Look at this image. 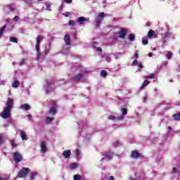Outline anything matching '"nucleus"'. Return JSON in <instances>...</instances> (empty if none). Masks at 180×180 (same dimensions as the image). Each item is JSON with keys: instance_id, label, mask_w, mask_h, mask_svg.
I'll list each match as a JSON object with an SVG mask.
<instances>
[{"instance_id": "obj_1", "label": "nucleus", "mask_w": 180, "mask_h": 180, "mask_svg": "<svg viewBox=\"0 0 180 180\" xmlns=\"http://www.w3.org/2000/svg\"><path fill=\"white\" fill-rule=\"evenodd\" d=\"M6 105V106L1 112L0 116H1L3 119H9V117H11V112L13 108V99L8 98Z\"/></svg>"}, {"instance_id": "obj_2", "label": "nucleus", "mask_w": 180, "mask_h": 180, "mask_svg": "<svg viewBox=\"0 0 180 180\" xmlns=\"http://www.w3.org/2000/svg\"><path fill=\"white\" fill-rule=\"evenodd\" d=\"M43 39H44V37L43 35H38L36 39L37 44L35 49L37 50V60H39L40 56H41V52H40V43L43 41Z\"/></svg>"}, {"instance_id": "obj_3", "label": "nucleus", "mask_w": 180, "mask_h": 180, "mask_svg": "<svg viewBox=\"0 0 180 180\" xmlns=\"http://www.w3.org/2000/svg\"><path fill=\"white\" fill-rule=\"evenodd\" d=\"M30 172V169L29 167H22L20 171L18 172L17 178H25Z\"/></svg>"}, {"instance_id": "obj_4", "label": "nucleus", "mask_w": 180, "mask_h": 180, "mask_svg": "<svg viewBox=\"0 0 180 180\" xmlns=\"http://www.w3.org/2000/svg\"><path fill=\"white\" fill-rule=\"evenodd\" d=\"M127 29L120 28L118 32H115V34H118V37H120V39L124 40L126 39V36H127Z\"/></svg>"}, {"instance_id": "obj_5", "label": "nucleus", "mask_w": 180, "mask_h": 180, "mask_svg": "<svg viewBox=\"0 0 180 180\" xmlns=\"http://www.w3.org/2000/svg\"><path fill=\"white\" fill-rule=\"evenodd\" d=\"M13 160L15 162H20L23 160V156L19 152L15 151L13 153Z\"/></svg>"}, {"instance_id": "obj_6", "label": "nucleus", "mask_w": 180, "mask_h": 180, "mask_svg": "<svg viewBox=\"0 0 180 180\" xmlns=\"http://www.w3.org/2000/svg\"><path fill=\"white\" fill-rule=\"evenodd\" d=\"M103 157L108 160V161H110L112 158H113V153L112 152H105L103 154Z\"/></svg>"}, {"instance_id": "obj_7", "label": "nucleus", "mask_w": 180, "mask_h": 180, "mask_svg": "<svg viewBox=\"0 0 180 180\" xmlns=\"http://www.w3.org/2000/svg\"><path fill=\"white\" fill-rule=\"evenodd\" d=\"M41 152L43 153V154H46V153H47V146L46 144V141H41Z\"/></svg>"}, {"instance_id": "obj_8", "label": "nucleus", "mask_w": 180, "mask_h": 180, "mask_svg": "<svg viewBox=\"0 0 180 180\" xmlns=\"http://www.w3.org/2000/svg\"><path fill=\"white\" fill-rule=\"evenodd\" d=\"M18 133L20 135L22 140L25 141H27V135H26V132L25 131L19 130Z\"/></svg>"}, {"instance_id": "obj_9", "label": "nucleus", "mask_w": 180, "mask_h": 180, "mask_svg": "<svg viewBox=\"0 0 180 180\" xmlns=\"http://www.w3.org/2000/svg\"><path fill=\"white\" fill-rule=\"evenodd\" d=\"M64 41H65L66 46H70L71 45V39L70 37V34H66L65 35Z\"/></svg>"}, {"instance_id": "obj_10", "label": "nucleus", "mask_w": 180, "mask_h": 180, "mask_svg": "<svg viewBox=\"0 0 180 180\" xmlns=\"http://www.w3.org/2000/svg\"><path fill=\"white\" fill-rule=\"evenodd\" d=\"M48 113L51 116H54L56 113H57V108H56V106H53L52 108H51Z\"/></svg>"}, {"instance_id": "obj_11", "label": "nucleus", "mask_w": 180, "mask_h": 180, "mask_svg": "<svg viewBox=\"0 0 180 180\" xmlns=\"http://www.w3.org/2000/svg\"><path fill=\"white\" fill-rule=\"evenodd\" d=\"M131 157H132V158H139V157H141V154H140L137 150H133L131 152Z\"/></svg>"}, {"instance_id": "obj_12", "label": "nucleus", "mask_w": 180, "mask_h": 180, "mask_svg": "<svg viewBox=\"0 0 180 180\" xmlns=\"http://www.w3.org/2000/svg\"><path fill=\"white\" fill-rule=\"evenodd\" d=\"M63 155L65 157V158H70V157H71V150H64L63 153Z\"/></svg>"}, {"instance_id": "obj_13", "label": "nucleus", "mask_w": 180, "mask_h": 180, "mask_svg": "<svg viewBox=\"0 0 180 180\" xmlns=\"http://www.w3.org/2000/svg\"><path fill=\"white\" fill-rule=\"evenodd\" d=\"M20 109H22V110H30V105L27 103L22 104L20 106Z\"/></svg>"}, {"instance_id": "obj_14", "label": "nucleus", "mask_w": 180, "mask_h": 180, "mask_svg": "<svg viewBox=\"0 0 180 180\" xmlns=\"http://www.w3.org/2000/svg\"><path fill=\"white\" fill-rule=\"evenodd\" d=\"M148 39H151V37H153V36H155V31L150 30L148 32Z\"/></svg>"}, {"instance_id": "obj_15", "label": "nucleus", "mask_w": 180, "mask_h": 180, "mask_svg": "<svg viewBox=\"0 0 180 180\" xmlns=\"http://www.w3.org/2000/svg\"><path fill=\"white\" fill-rule=\"evenodd\" d=\"M5 29H6V25H4L2 27L0 28V39H1L2 37L4 36Z\"/></svg>"}, {"instance_id": "obj_16", "label": "nucleus", "mask_w": 180, "mask_h": 180, "mask_svg": "<svg viewBox=\"0 0 180 180\" xmlns=\"http://www.w3.org/2000/svg\"><path fill=\"white\" fill-rule=\"evenodd\" d=\"M75 79H77V81H80V79H82L84 78V75L79 73L75 76Z\"/></svg>"}, {"instance_id": "obj_17", "label": "nucleus", "mask_w": 180, "mask_h": 180, "mask_svg": "<svg viewBox=\"0 0 180 180\" xmlns=\"http://www.w3.org/2000/svg\"><path fill=\"white\" fill-rule=\"evenodd\" d=\"M36 176H37V172H32L31 175L30 176V180H34L36 179Z\"/></svg>"}, {"instance_id": "obj_18", "label": "nucleus", "mask_w": 180, "mask_h": 180, "mask_svg": "<svg viewBox=\"0 0 180 180\" xmlns=\"http://www.w3.org/2000/svg\"><path fill=\"white\" fill-rule=\"evenodd\" d=\"M150 84V81L146 79L143 83L142 84L141 86V89H144V88H146V86H147V85Z\"/></svg>"}, {"instance_id": "obj_19", "label": "nucleus", "mask_w": 180, "mask_h": 180, "mask_svg": "<svg viewBox=\"0 0 180 180\" xmlns=\"http://www.w3.org/2000/svg\"><path fill=\"white\" fill-rule=\"evenodd\" d=\"M10 143L11 145V148H15V147H18V143H16L15 139L10 140Z\"/></svg>"}, {"instance_id": "obj_20", "label": "nucleus", "mask_w": 180, "mask_h": 180, "mask_svg": "<svg viewBox=\"0 0 180 180\" xmlns=\"http://www.w3.org/2000/svg\"><path fill=\"white\" fill-rule=\"evenodd\" d=\"M77 22L78 23H83V22H86V18L85 17H79Z\"/></svg>"}, {"instance_id": "obj_21", "label": "nucleus", "mask_w": 180, "mask_h": 180, "mask_svg": "<svg viewBox=\"0 0 180 180\" xmlns=\"http://www.w3.org/2000/svg\"><path fill=\"white\" fill-rule=\"evenodd\" d=\"M103 18H105V13L102 12L98 14L96 19H100L102 22V20H103Z\"/></svg>"}, {"instance_id": "obj_22", "label": "nucleus", "mask_w": 180, "mask_h": 180, "mask_svg": "<svg viewBox=\"0 0 180 180\" xmlns=\"http://www.w3.org/2000/svg\"><path fill=\"white\" fill-rule=\"evenodd\" d=\"M129 41H134L136 40V35L134 34H130L129 35Z\"/></svg>"}, {"instance_id": "obj_23", "label": "nucleus", "mask_w": 180, "mask_h": 180, "mask_svg": "<svg viewBox=\"0 0 180 180\" xmlns=\"http://www.w3.org/2000/svg\"><path fill=\"white\" fill-rule=\"evenodd\" d=\"M54 120V117H46V123L48 124Z\"/></svg>"}, {"instance_id": "obj_24", "label": "nucleus", "mask_w": 180, "mask_h": 180, "mask_svg": "<svg viewBox=\"0 0 180 180\" xmlns=\"http://www.w3.org/2000/svg\"><path fill=\"white\" fill-rule=\"evenodd\" d=\"M101 22H102V20L96 18V23H95L96 27H99V26H101Z\"/></svg>"}, {"instance_id": "obj_25", "label": "nucleus", "mask_w": 180, "mask_h": 180, "mask_svg": "<svg viewBox=\"0 0 180 180\" xmlns=\"http://www.w3.org/2000/svg\"><path fill=\"white\" fill-rule=\"evenodd\" d=\"M19 84H20L19 81L15 80V81H14V82H13L12 86H13V88H18V86H19Z\"/></svg>"}, {"instance_id": "obj_26", "label": "nucleus", "mask_w": 180, "mask_h": 180, "mask_svg": "<svg viewBox=\"0 0 180 180\" xmlns=\"http://www.w3.org/2000/svg\"><path fill=\"white\" fill-rule=\"evenodd\" d=\"M166 57H167V60H171L172 58V52L168 51L166 55Z\"/></svg>"}, {"instance_id": "obj_27", "label": "nucleus", "mask_w": 180, "mask_h": 180, "mask_svg": "<svg viewBox=\"0 0 180 180\" xmlns=\"http://www.w3.org/2000/svg\"><path fill=\"white\" fill-rule=\"evenodd\" d=\"M121 112H122L123 116H126V115H127V108H121Z\"/></svg>"}, {"instance_id": "obj_28", "label": "nucleus", "mask_w": 180, "mask_h": 180, "mask_svg": "<svg viewBox=\"0 0 180 180\" xmlns=\"http://www.w3.org/2000/svg\"><path fill=\"white\" fill-rule=\"evenodd\" d=\"M46 82L48 86H51V85H54V82L53 80L46 79Z\"/></svg>"}, {"instance_id": "obj_29", "label": "nucleus", "mask_w": 180, "mask_h": 180, "mask_svg": "<svg viewBox=\"0 0 180 180\" xmlns=\"http://www.w3.org/2000/svg\"><path fill=\"white\" fill-rule=\"evenodd\" d=\"M70 168L71 169H75L76 168H78V165L77 163H72L70 164Z\"/></svg>"}, {"instance_id": "obj_30", "label": "nucleus", "mask_w": 180, "mask_h": 180, "mask_svg": "<svg viewBox=\"0 0 180 180\" xmlns=\"http://www.w3.org/2000/svg\"><path fill=\"white\" fill-rule=\"evenodd\" d=\"M101 77H108V72L106 70H102L101 72Z\"/></svg>"}, {"instance_id": "obj_31", "label": "nucleus", "mask_w": 180, "mask_h": 180, "mask_svg": "<svg viewBox=\"0 0 180 180\" xmlns=\"http://www.w3.org/2000/svg\"><path fill=\"white\" fill-rule=\"evenodd\" d=\"M46 11H51V3L46 4Z\"/></svg>"}, {"instance_id": "obj_32", "label": "nucleus", "mask_w": 180, "mask_h": 180, "mask_svg": "<svg viewBox=\"0 0 180 180\" xmlns=\"http://www.w3.org/2000/svg\"><path fill=\"white\" fill-rule=\"evenodd\" d=\"M173 117L175 119V120H178L180 122V113L179 114H174L173 115Z\"/></svg>"}, {"instance_id": "obj_33", "label": "nucleus", "mask_w": 180, "mask_h": 180, "mask_svg": "<svg viewBox=\"0 0 180 180\" xmlns=\"http://www.w3.org/2000/svg\"><path fill=\"white\" fill-rule=\"evenodd\" d=\"M73 179H74V180H82V177H81L80 175L75 174V175H74Z\"/></svg>"}, {"instance_id": "obj_34", "label": "nucleus", "mask_w": 180, "mask_h": 180, "mask_svg": "<svg viewBox=\"0 0 180 180\" xmlns=\"http://www.w3.org/2000/svg\"><path fill=\"white\" fill-rule=\"evenodd\" d=\"M154 77H155V75L154 74H150L148 76H147L146 77V79H154Z\"/></svg>"}, {"instance_id": "obj_35", "label": "nucleus", "mask_w": 180, "mask_h": 180, "mask_svg": "<svg viewBox=\"0 0 180 180\" xmlns=\"http://www.w3.org/2000/svg\"><path fill=\"white\" fill-rule=\"evenodd\" d=\"M10 41H12L13 43H18V39L13 37L11 38Z\"/></svg>"}, {"instance_id": "obj_36", "label": "nucleus", "mask_w": 180, "mask_h": 180, "mask_svg": "<svg viewBox=\"0 0 180 180\" xmlns=\"http://www.w3.org/2000/svg\"><path fill=\"white\" fill-rule=\"evenodd\" d=\"M69 26H75V21L72 20H69Z\"/></svg>"}, {"instance_id": "obj_37", "label": "nucleus", "mask_w": 180, "mask_h": 180, "mask_svg": "<svg viewBox=\"0 0 180 180\" xmlns=\"http://www.w3.org/2000/svg\"><path fill=\"white\" fill-rule=\"evenodd\" d=\"M7 8L11 11V12H13L15 11V8L12 6V5H8Z\"/></svg>"}, {"instance_id": "obj_38", "label": "nucleus", "mask_w": 180, "mask_h": 180, "mask_svg": "<svg viewBox=\"0 0 180 180\" xmlns=\"http://www.w3.org/2000/svg\"><path fill=\"white\" fill-rule=\"evenodd\" d=\"M142 44H143V46H147V44H148V39H143Z\"/></svg>"}, {"instance_id": "obj_39", "label": "nucleus", "mask_w": 180, "mask_h": 180, "mask_svg": "<svg viewBox=\"0 0 180 180\" xmlns=\"http://www.w3.org/2000/svg\"><path fill=\"white\" fill-rule=\"evenodd\" d=\"M63 16H65V18H68V16H70V15H71V13L70 12H65L63 13Z\"/></svg>"}, {"instance_id": "obj_40", "label": "nucleus", "mask_w": 180, "mask_h": 180, "mask_svg": "<svg viewBox=\"0 0 180 180\" xmlns=\"http://www.w3.org/2000/svg\"><path fill=\"white\" fill-rule=\"evenodd\" d=\"M139 63L137 62V59H135L133 63H132V65H138Z\"/></svg>"}, {"instance_id": "obj_41", "label": "nucleus", "mask_w": 180, "mask_h": 180, "mask_svg": "<svg viewBox=\"0 0 180 180\" xmlns=\"http://www.w3.org/2000/svg\"><path fill=\"white\" fill-rule=\"evenodd\" d=\"M108 119H110V120H115L116 119V117L113 115H110L108 117Z\"/></svg>"}, {"instance_id": "obj_42", "label": "nucleus", "mask_w": 180, "mask_h": 180, "mask_svg": "<svg viewBox=\"0 0 180 180\" xmlns=\"http://www.w3.org/2000/svg\"><path fill=\"white\" fill-rule=\"evenodd\" d=\"M123 119H124V115H120V117H118L117 118V120H123Z\"/></svg>"}, {"instance_id": "obj_43", "label": "nucleus", "mask_w": 180, "mask_h": 180, "mask_svg": "<svg viewBox=\"0 0 180 180\" xmlns=\"http://www.w3.org/2000/svg\"><path fill=\"white\" fill-rule=\"evenodd\" d=\"M4 144V136H0V146Z\"/></svg>"}, {"instance_id": "obj_44", "label": "nucleus", "mask_w": 180, "mask_h": 180, "mask_svg": "<svg viewBox=\"0 0 180 180\" xmlns=\"http://www.w3.org/2000/svg\"><path fill=\"white\" fill-rule=\"evenodd\" d=\"M143 63H139V64H138V68H140V69H141V68H143Z\"/></svg>"}, {"instance_id": "obj_45", "label": "nucleus", "mask_w": 180, "mask_h": 180, "mask_svg": "<svg viewBox=\"0 0 180 180\" xmlns=\"http://www.w3.org/2000/svg\"><path fill=\"white\" fill-rule=\"evenodd\" d=\"M64 2H65V4H72V0H64Z\"/></svg>"}, {"instance_id": "obj_46", "label": "nucleus", "mask_w": 180, "mask_h": 180, "mask_svg": "<svg viewBox=\"0 0 180 180\" xmlns=\"http://www.w3.org/2000/svg\"><path fill=\"white\" fill-rule=\"evenodd\" d=\"M96 51H100L101 53H102V49H101L100 47H96Z\"/></svg>"}, {"instance_id": "obj_47", "label": "nucleus", "mask_w": 180, "mask_h": 180, "mask_svg": "<svg viewBox=\"0 0 180 180\" xmlns=\"http://www.w3.org/2000/svg\"><path fill=\"white\" fill-rule=\"evenodd\" d=\"M20 19L19 16L16 15L13 18V20H15V22H17V20Z\"/></svg>"}, {"instance_id": "obj_48", "label": "nucleus", "mask_w": 180, "mask_h": 180, "mask_svg": "<svg viewBox=\"0 0 180 180\" xmlns=\"http://www.w3.org/2000/svg\"><path fill=\"white\" fill-rule=\"evenodd\" d=\"M49 92H53V89H46V94H49Z\"/></svg>"}, {"instance_id": "obj_49", "label": "nucleus", "mask_w": 180, "mask_h": 180, "mask_svg": "<svg viewBox=\"0 0 180 180\" xmlns=\"http://www.w3.org/2000/svg\"><path fill=\"white\" fill-rule=\"evenodd\" d=\"M50 51L49 50V49H46L45 50V56H47V54H49V52Z\"/></svg>"}, {"instance_id": "obj_50", "label": "nucleus", "mask_w": 180, "mask_h": 180, "mask_svg": "<svg viewBox=\"0 0 180 180\" xmlns=\"http://www.w3.org/2000/svg\"><path fill=\"white\" fill-rule=\"evenodd\" d=\"M134 57L136 58V59H137V58L139 57V53L136 52L134 54Z\"/></svg>"}, {"instance_id": "obj_51", "label": "nucleus", "mask_w": 180, "mask_h": 180, "mask_svg": "<svg viewBox=\"0 0 180 180\" xmlns=\"http://www.w3.org/2000/svg\"><path fill=\"white\" fill-rule=\"evenodd\" d=\"M178 169H176V167H173V172H174L175 174H176V171Z\"/></svg>"}, {"instance_id": "obj_52", "label": "nucleus", "mask_w": 180, "mask_h": 180, "mask_svg": "<svg viewBox=\"0 0 180 180\" xmlns=\"http://www.w3.org/2000/svg\"><path fill=\"white\" fill-rule=\"evenodd\" d=\"M108 180H115V177L113 176H111L109 177Z\"/></svg>"}, {"instance_id": "obj_53", "label": "nucleus", "mask_w": 180, "mask_h": 180, "mask_svg": "<svg viewBox=\"0 0 180 180\" xmlns=\"http://www.w3.org/2000/svg\"><path fill=\"white\" fill-rule=\"evenodd\" d=\"M0 180H8V178H3V177L0 176Z\"/></svg>"}, {"instance_id": "obj_54", "label": "nucleus", "mask_w": 180, "mask_h": 180, "mask_svg": "<svg viewBox=\"0 0 180 180\" xmlns=\"http://www.w3.org/2000/svg\"><path fill=\"white\" fill-rule=\"evenodd\" d=\"M76 154H77V155H78L79 154V150L77 149V150H76Z\"/></svg>"}, {"instance_id": "obj_55", "label": "nucleus", "mask_w": 180, "mask_h": 180, "mask_svg": "<svg viewBox=\"0 0 180 180\" xmlns=\"http://www.w3.org/2000/svg\"><path fill=\"white\" fill-rule=\"evenodd\" d=\"M153 56V53H148V57H151Z\"/></svg>"}, {"instance_id": "obj_56", "label": "nucleus", "mask_w": 180, "mask_h": 180, "mask_svg": "<svg viewBox=\"0 0 180 180\" xmlns=\"http://www.w3.org/2000/svg\"><path fill=\"white\" fill-rule=\"evenodd\" d=\"M20 64H25V60H21Z\"/></svg>"}, {"instance_id": "obj_57", "label": "nucleus", "mask_w": 180, "mask_h": 180, "mask_svg": "<svg viewBox=\"0 0 180 180\" xmlns=\"http://www.w3.org/2000/svg\"><path fill=\"white\" fill-rule=\"evenodd\" d=\"M27 117L30 119L32 117V115H27Z\"/></svg>"}, {"instance_id": "obj_58", "label": "nucleus", "mask_w": 180, "mask_h": 180, "mask_svg": "<svg viewBox=\"0 0 180 180\" xmlns=\"http://www.w3.org/2000/svg\"><path fill=\"white\" fill-rule=\"evenodd\" d=\"M176 106H180V103H175Z\"/></svg>"}, {"instance_id": "obj_59", "label": "nucleus", "mask_w": 180, "mask_h": 180, "mask_svg": "<svg viewBox=\"0 0 180 180\" xmlns=\"http://www.w3.org/2000/svg\"><path fill=\"white\" fill-rule=\"evenodd\" d=\"M52 103H53V105H56V101H51Z\"/></svg>"}, {"instance_id": "obj_60", "label": "nucleus", "mask_w": 180, "mask_h": 180, "mask_svg": "<svg viewBox=\"0 0 180 180\" xmlns=\"http://www.w3.org/2000/svg\"><path fill=\"white\" fill-rule=\"evenodd\" d=\"M172 129V127H169V130H171Z\"/></svg>"}, {"instance_id": "obj_61", "label": "nucleus", "mask_w": 180, "mask_h": 180, "mask_svg": "<svg viewBox=\"0 0 180 180\" xmlns=\"http://www.w3.org/2000/svg\"><path fill=\"white\" fill-rule=\"evenodd\" d=\"M115 40H117V38H115Z\"/></svg>"}, {"instance_id": "obj_62", "label": "nucleus", "mask_w": 180, "mask_h": 180, "mask_svg": "<svg viewBox=\"0 0 180 180\" xmlns=\"http://www.w3.org/2000/svg\"><path fill=\"white\" fill-rule=\"evenodd\" d=\"M7 15H9V13H7Z\"/></svg>"}, {"instance_id": "obj_63", "label": "nucleus", "mask_w": 180, "mask_h": 180, "mask_svg": "<svg viewBox=\"0 0 180 180\" xmlns=\"http://www.w3.org/2000/svg\"><path fill=\"white\" fill-rule=\"evenodd\" d=\"M38 1H43V0H38Z\"/></svg>"}]
</instances>
